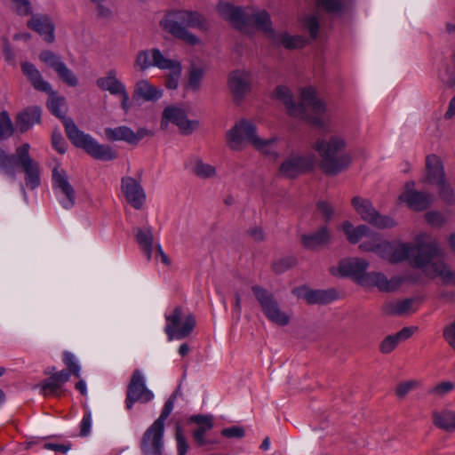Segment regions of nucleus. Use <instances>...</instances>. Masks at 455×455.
<instances>
[{"label": "nucleus", "mask_w": 455, "mask_h": 455, "mask_svg": "<svg viewBox=\"0 0 455 455\" xmlns=\"http://www.w3.org/2000/svg\"><path fill=\"white\" fill-rule=\"evenodd\" d=\"M445 180L444 168L440 157L435 155L427 156L423 182L437 185Z\"/></svg>", "instance_id": "26"}, {"label": "nucleus", "mask_w": 455, "mask_h": 455, "mask_svg": "<svg viewBox=\"0 0 455 455\" xmlns=\"http://www.w3.org/2000/svg\"><path fill=\"white\" fill-rule=\"evenodd\" d=\"M15 12L21 16L31 13V5L28 0H12Z\"/></svg>", "instance_id": "57"}, {"label": "nucleus", "mask_w": 455, "mask_h": 455, "mask_svg": "<svg viewBox=\"0 0 455 455\" xmlns=\"http://www.w3.org/2000/svg\"><path fill=\"white\" fill-rule=\"evenodd\" d=\"M443 255V250L440 244L435 239H432L426 233L416 236L414 243H390L387 259L391 263L403 262L410 260L411 264L416 267L423 268L432 257H440Z\"/></svg>", "instance_id": "3"}, {"label": "nucleus", "mask_w": 455, "mask_h": 455, "mask_svg": "<svg viewBox=\"0 0 455 455\" xmlns=\"http://www.w3.org/2000/svg\"><path fill=\"white\" fill-rule=\"evenodd\" d=\"M52 188L60 204L67 210L76 204V192L68 180L67 172L56 166L52 170Z\"/></svg>", "instance_id": "13"}, {"label": "nucleus", "mask_w": 455, "mask_h": 455, "mask_svg": "<svg viewBox=\"0 0 455 455\" xmlns=\"http://www.w3.org/2000/svg\"><path fill=\"white\" fill-rule=\"evenodd\" d=\"M251 290L268 321L279 326H285L290 323L289 315L282 310L273 293L259 285L253 286Z\"/></svg>", "instance_id": "8"}, {"label": "nucleus", "mask_w": 455, "mask_h": 455, "mask_svg": "<svg viewBox=\"0 0 455 455\" xmlns=\"http://www.w3.org/2000/svg\"><path fill=\"white\" fill-rule=\"evenodd\" d=\"M220 16L235 26L239 30L249 33L251 28H256L270 38L275 30L272 28L269 14L264 11L253 7L241 8L233 6L228 3H220L218 5Z\"/></svg>", "instance_id": "5"}, {"label": "nucleus", "mask_w": 455, "mask_h": 455, "mask_svg": "<svg viewBox=\"0 0 455 455\" xmlns=\"http://www.w3.org/2000/svg\"><path fill=\"white\" fill-rule=\"evenodd\" d=\"M369 262L361 258H348L339 261L337 267L338 273L342 276H350L359 284H362L365 277Z\"/></svg>", "instance_id": "20"}, {"label": "nucleus", "mask_w": 455, "mask_h": 455, "mask_svg": "<svg viewBox=\"0 0 455 455\" xmlns=\"http://www.w3.org/2000/svg\"><path fill=\"white\" fill-rule=\"evenodd\" d=\"M258 138L255 125L246 119L237 121L226 132L228 147L234 151H241L246 144L253 146V140Z\"/></svg>", "instance_id": "9"}, {"label": "nucleus", "mask_w": 455, "mask_h": 455, "mask_svg": "<svg viewBox=\"0 0 455 455\" xmlns=\"http://www.w3.org/2000/svg\"><path fill=\"white\" fill-rule=\"evenodd\" d=\"M273 43L276 45H282L286 49H297L305 45V39L300 36H291L286 32L276 33L270 37Z\"/></svg>", "instance_id": "32"}, {"label": "nucleus", "mask_w": 455, "mask_h": 455, "mask_svg": "<svg viewBox=\"0 0 455 455\" xmlns=\"http://www.w3.org/2000/svg\"><path fill=\"white\" fill-rule=\"evenodd\" d=\"M454 388V384L451 381L441 382L431 388L430 394L436 396H443Z\"/></svg>", "instance_id": "55"}, {"label": "nucleus", "mask_w": 455, "mask_h": 455, "mask_svg": "<svg viewBox=\"0 0 455 455\" xmlns=\"http://www.w3.org/2000/svg\"><path fill=\"white\" fill-rule=\"evenodd\" d=\"M165 320L164 331L169 340L188 337L196 326L195 316L181 307H176L165 315Z\"/></svg>", "instance_id": "7"}, {"label": "nucleus", "mask_w": 455, "mask_h": 455, "mask_svg": "<svg viewBox=\"0 0 455 455\" xmlns=\"http://www.w3.org/2000/svg\"><path fill=\"white\" fill-rule=\"evenodd\" d=\"M274 97L283 102L290 116L306 120L317 127L324 126L323 115L327 111L326 105L316 97L314 89H303L298 103L293 101L290 90L283 85L275 88Z\"/></svg>", "instance_id": "2"}, {"label": "nucleus", "mask_w": 455, "mask_h": 455, "mask_svg": "<svg viewBox=\"0 0 455 455\" xmlns=\"http://www.w3.org/2000/svg\"><path fill=\"white\" fill-rule=\"evenodd\" d=\"M395 334L386 337L379 346V349L383 354H388L393 351L395 347L400 343Z\"/></svg>", "instance_id": "52"}, {"label": "nucleus", "mask_w": 455, "mask_h": 455, "mask_svg": "<svg viewBox=\"0 0 455 455\" xmlns=\"http://www.w3.org/2000/svg\"><path fill=\"white\" fill-rule=\"evenodd\" d=\"M121 190L127 202L133 208L137 210L142 208L146 201V194L139 180L130 176L123 177Z\"/></svg>", "instance_id": "19"}, {"label": "nucleus", "mask_w": 455, "mask_h": 455, "mask_svg": "<svg viewBox=\"0 0 455 455\" xmlns=\"http://www.w3.org/2000/svg\"><path fill=\"white\" fill-rule=\"evenodd\" d=\"M164 426L153 422L145 431L140 441L143 455H162L164 449Z\"/></svg>", "instance_id": "16"}, {"label": "nucleus", "mask_w": 455, "mask_h": 455, "mask_svg": "<svg viewBox=\"0 0 455 455\" xmlns=\"http://www.w3.org/2000/svg\"><path fill=\"white\" fill-rule=\"evenodd\" d=\"M221 435L227 438H243L245 435L244 429L238 426L222 429Z\"/></svg>", "instance_id": "59"}, {"label": "nucleus", "mask_w": 455, "mask_h": 455, "mask_svg": "<svg viewBox=\"0 0 455 455\" xmlns=\"http://www.w3.org/2000/svg\"><path fill=\"white\" fill-rule=\"evenodd\" d=\"M412 305L413 300L411 299L391 301L385 305L384 310L388 315H403L411 309Z\"/></svg>", "instance_id": "40"}, {"label": "nucleus", "mask_w": 455, "mask_h": 455, "mask_svg": "<svg viewBox=\"0 0 455 455\" xmlns=\"http://www.w3.org/2000/svg\"><path fill=\"white\" fill-rule=\"evenodd\" d=\"M27 26L37 32L47 43H52L54 41V25L47 15H32Z\"/></svg>", "instance_id": "25"}, {"label": "nucleus", "mask_w": 455, "mask_h": 455, "mask_svg": "<svg viewBox=\"0 0 455 455\" xmlns=\"http://www.w3.org/2000/svg\"><path fill=\"white\" fill-rule=\"evenodd\" d=\"M191 172L201 179H208L215 176L216 171L211 164L204 163L201 159H195L190 168Z\"/></svg>", "instance_id": "42"}, {"label": "nucleus", "mask_w": 455, "mask_h": 455, "mask_svg": "<svg viewBox=\"0 0 455 455\" xmlns=\"http://www.w3.org/2000/svg\"><path fill=\"white\" fill-rule=\"evenodd\" d=\"M315 164V156L311 154L300 155L291 153L288 155L281 163L278 174L286 179H295L296 177L310 171Z\"/></svg>", "instance_id": "10"}, {"label": "nucleus", "mask_w": 455, "mask_h": 455, "mask_svg": "<svg viewBox=\"0 0 455 455\" xmlns=\"http://www.w3.org/2000/svg\"><path fill=\"white\" fill-rule=\"evenodd\" d=\"M164 66L166 67L162 68L161 69L169 70V75L165 81L166 87L169 89H176L181 75V66L179 61L171 59L167 60Z\"/></svg>", "instance_id": "38"}, {"label": "nucleus", "mask_w": 455, "mask_h": 455, "mask_svg": "<svg viewBox=\"0 0 455 455\" xmlns=\"http://www.w3.org/2000/svg\"><path fill=\"white\" fill-rule=\"evenodd\" d=\"M370 229L366 225L354 227L349 221H345L342 224V230L351 243H357L361 239L368 237L370 235Z\"/></svg>", "instance_id": "35"}, {"label": "nucleus", "mask_w": 455, "mask_h": 455, "mask_svg": "<svg viewBox=\"0 0 455 455\" xmlns=\"http://www.w3.org/2000/svg\"><path fill=\"white\" fill-rule=\"evenodd\" d=\"M418 387L416 380H408L401 382L395 388V394L397 396L403 398L408 393L415 389Z\"/></svg>", "instance_id": "54"}, {"label": "nucleus", "mask_w": 455, "mask_h": 455, "mask_svg": "<svg viewBox=\"0 0 455 455\" xmlns=\"http://www.w3.org/2000/svg\"><path fill=\"white\" fill-rule=\"evenodd\" d=\"M368 239L359 245L363 251H371L376 253L379 258L387 257L390 248V242L383 240L381 236L370 229Z\"/></svg>", "instance_id": "28"}, {"label": "nucleus", "mask_w": 455, "mask_h": 455, "mask_svg": "<svg viewBox=\"0 0 455 455\" xmlns=\"http://www.w3.org/2000/svg\"><path fill=\"white\" fill-rule=\"evenodd\" d=\"M167 60L156 48L150 51H140L135 56L134 68L140 71H145L150 67L161 69L165 67Z\"/></svg>", "instance_id": "23"}, {"label": "nucleus", "mask_w": 455, "mask_h": 455, "mask_svg": "<svg viewBox=\"0 0 455 455\" xmlns=\"http://www.w3.org/2000/svg\"><path fill=\"white\" fill-rule=\"evenodd\" d=\"M433 422L437 427L443 430L453 432L455 431V411H435L433 413Z\"/></svg>", "instance_id": "36"}, {"label": "nucleus", "mask_w": 455, "mask_h": 455, "mask_svg": "<svg viewBox=\"0 0 455 455\" xmlns=\"http://www.w3.org/2000/svg\"><path fill=\"white\" fill-rule=\"evenodd\" d=\"M47 93L49 94L47 100L49 110L52 115L63 120L67 136L76 147L84 148L96 159L109 161L116 158V152L109 146L100 144L92 136L81 132L72 119L65 117L68 107L64 97L58 96L52 88Z\"/></svg>", "instance_id": "1"}, {"label": "nucleus", "mask_w": 455, "mask_h": 455, "mask_svg": "<svg viewBox=\"0 0 455 455\" xmlns=\"http://www.w3.org/2000/svg\"><path fill=\"white\" fill-rule=\"evenodd\" d=\"M96 14L100 19H109L113 16V10L108 3L96 4Z\"/></svg>", "instance_id": "61"}, {"label": "nucleus", "mask_w": 455, "mask_h": 455, "mask_svg": "<svg viewBox=\"0 0 455 455\" xmlns=\"http://www.w3.org/2000/svg\"><path fill=\"white\" fill-rule=\"evenodd\" d=\"M251 84V77L247 70H233L228 76V90L233 96L234 101L237 104L250 92Z\"/></svg>", "instance_id": "17"}, {"label": "nucleus", "mask_w": 455, "mask_h": 455, "mask_svg": "<svg viewBox=\"0 0 455 455\" xmlns=\"http://www.w3.org/2000/svg\"><path fill=\"white\" fill-rule=\"evenodd\" d=\"M159 25L164 31L192 45L198 43V38L188 32L187 28H207L206 20L200 13L184 9L168 11L160 20Z\"/></svg>", "instance_id": "6"}, {"label": "nucleus", "mask_w": 455, "mask_h": 455, "mask_svg": "<svg viewBox=\"0 0 455 455\" xmlns=\"http://www.w3.org/2000/svg\"><path fill=\"white\" fill-rule=\"evenodd\" d=\"M16 163L15 154L12 156H8L1 148H0V170H4L7 174L14 175L12 170V164Z\"/></svg>", "instance_id": "49"}, {"label": "nucleus", "mask_w": 455, "mask_h": 455, "mask_svg": "<svg viewBox=\"0 0 455 455\" xmlns=\"http://www.w3.org/2000/svg\"><path fill=\"white\" fill-rule=\"evenodd\" d=\"M39 59L47 66L53 68L55 71L59 68V64H61L63 62L60 60V58L58 55L49 51H44L41 52L39 55Z\"/></svg>", "instance_id": "51"}, {"label": "nucleus", "mask_w": 455, "mask_h": 455, "mask_svg": "<svg viewBox=\"0 0 455 455\" xmlns=\"http://www.w3.org/2000/svg\"><path fill=\"white\" fill-rule=\"evenodd\" d=\"M135 237L140 249L147 255L148 259H150L153 252V234L151 229L136 228Z\"/></svg>", "instance_id": "37"}, {"label": "nucleus", "mask_w": 455, "mask_h": 455, "mask_svg": "<svg viewBox=\"0 0 455 455\" xmlns=\"http://www.w3.org/2000/svg\"><path fill=\"white\" fill-rule=\"evenodd\" d=\"M189 421L197 425L193 433L205 435L213 427V417L212 415H194L190 417Z\"/></svg>", "instance_id": "41"}, {"label": "nucleus", "mask_w": 455, "mask_h": 455, "mask_svg": "<svg viewBox=\"0 0 455 455\" xmlns=\"http://www.w3.org/2000/svg\"><path fill=\"white\" fill-rule=\"evenodd\" d=\"M20 66L23 75L36 90L44 92L51 91V84L43 79L40 71L33 64L24 61Z\"/></svg>", "instance_id": "30"}, {"label": "nucleus", "mask_w": 455, "mask_h": 455, "mask_svg": "<svg viewBox=\"0 0 455 455\" xmlns=\"http://www.w3.org/2000/svg\"><path fill=\"white\" fill-rule=\"evenodd\" d=\"M154 394L147 388L145 378L140 370H134L126 393V407L131 409L135 402L148 403Z\"/></svg>", "instance_id": "15"}, {"label": "nucleus", "mask_w": 455, "mask_h": 455, "mask_svg": "<svg viewBox=\"0 0 455 455\" xmlns=\"http://www.w3.org/2000/svg\"><path fill=\"white\" fill-rule=\"evenodd\" d=\"M153 136V132L146 128H139L136 132L132 130L131 145H136L145 137Z\"/></svg>", "instance_id": "60"}, {"label": "nucleus", "mask_w": 455, "mask_h": 455, "mask_svg": "<svg viewBox=\"0 0 455 455\" xmlns=\"http://www.w3.org/2000/svg\"><path fill=\"white\" fill-rule=\"evenodd\" d=\"M104 133L108 140H123L131 144L132 129L128 126L122 125L116 128H105Z\"/></svg>", "instance_id": "39"}, {"label": "nucleus", "mask_w": 455, "mask_h": 455, "mask_svg": "<svg viewBox=\"0 0 455 455\" xmlns=\"http://www.w3.org/2000/svg\"><path fill=\"white\" fill-rule=\"evenodd\" d=\"M62 387L60 384L54 379L52 375L49 379H47L44 384L42 385V393L44 395H60V389Z\"/></svg>", "instance_id": "46"}, {"label": "nucleus", "mask_w": 455, "mask_h": 455, "mask_svg": "<svg viewBox=\"0 0 455 455\" xmlns=\"http://www.w3.org/2000/svg\"><path fill=\"white\" fill-rule=\"evenodd\" d=\"M436 186L438 187V195L441 200L448 205H453L455 204V192L448 180H445Z\"/></svg>", "instance_id": "43"}, {"label": "nucleus", "mask_w": 455, "mask_h": 455, "mask_svg": "<svg viewBox=\"0 0 455 455\" xmlns=\"http://www.w3.org/2000/svg\"><path fill=\"white\" fill-rule=\"evenodd\" d=\"M317 208L326 220H330L333 214V209L327 202H319L317 204Z\"/></svg>", "instance_id": "64"}, {"label": "nucleus", "mask_w": 455, "mask_h": 455, "mask_svg": "<svg viewBox=\"0 0 455 455\" xmlns=\"http://www.w3.org/2000/svg\"><path fill=\"white\" fill-rule=\"evenodd\" d=\"M402 283L403 278L399 276H393L387 279L383 273L373 271L367 272L361 285L365 287H377L380 291L389 292L398 289Z\"/></svg>", "instance_id": "22"}, {"label": "nucleus", "mask_w": 455, "mask_h": 455, "mask_svg": "<svg viewBox=\"0 0 455 455\" xmlns=\"http://www.w3.org/2000/svg\"><path fill=\"white\" fill-rule=\"evenodd\" d=\"M331 232L327 227H321L316 231L300 235L304 248L311 251L328 245L331 242Z\"/></svg>", "instance_id": "27"}, {"label": "nucleus", "mask_w": 455, "mask_h": 455, "mask_svg": "<svg viewBox=\"0 0 455 455\" xmlns=\"http://www.w3.org/2000/svg\"><path fill=\"white\" fill-rule=\"evenodd\" d=\"M426 220L433 227H442L445 219L440 212L430 211L425 214Z\"/></svg>", "instance_id": "56"}, {"label": "nucleus", "mask_w": 455, "mask_h": 455, "mask_svg": "<svg viewBox=\"0 0 455 455\" xmlns=\"http://www.w3.org/2000/svg\"><path fill=\"white\" fill-rule=\"evenodd\" d=\"M175 438L177 442L178 455H185L188 451V444L180 427H177Z\"/></svg>", "instance_id": "58"}, {"label": "nucleus", "mask_w": 455, "mask_h": 455, "mask_svg": "<svg viewBox=\"0 0 455 455\" xmlns=\"http://www.w3.org/2000/svg\"><path fill=\"white\" fill-rule=\"evenodd\" d=\"M352 205L363 220L378 228H391L396 225L392 218L379 214L368 199L355 196Z\"/></svg>", "instance_id": "11"}, {"label": "nucleus", "mask_w": 455, "mask_h": 455, "mask_svg": "<svg viewBox=\"0 0 455 455\" xmlns=\"http://www.w3.org/2000/svg\"><path fill=\"white\" fill-rule=\"evenodd\" d=\"M292 293L311 305L329 304L338 299V292L334 289L312 290L307 286H300L294 288Z\"/></svg>", "instance_id": "18"}, {"label": "nucleus", "mask_w": 455, "mask_h": 455, "mask_svg": "<svg viewBox=\"0 0 455 455\" xmlns=\"http://www.w3.org/2000/svg\"><path fill=\"white\" fill-rule=\"evenodd\" d=\"M306 26L312 37H315L319 28L318 20L315 16H309L306 19Z\"/></svg>", "instance_id": "63"}, {"label": "nucleus", "mask_w": 455, "mask_h": 455, "mask_svg": "<svg viewBox=\"0 0 455 455\" xmlns=\"http://www.w3.org/2000/svg\"><path fill=\"white\" fill-rule=\"evenodd\" d=\"M413 187L414 182H407L405 191L400 196V199L414 211L428 208L434 202V196L429 193L414 190Z\"/></svg>", "instance_id": "21"}, {"label": "nucleus", "mask_w": 455, "mask_h": 455, "mask_svg": "<svg viewBox=\"0 0 455 455\" xmlns=\"http://www.w3.org/2000/svg\"><path fill=\"white\" fill-rule=\"evenodd\" d=\"M41 109L37 107L28 108L20 113L17 118V128L24 132L28 131L33 124L40 122Z\"/></svg>", "instance_id": "33"}, {"label": "nucleus", "mask_w": 455, "mask_h": 455, "mask_svg": "<svg viewBox=\"0 0 455 455\" xmlns=\"http://www.w3.org/2000/svg\"><path fill=\"white\" fill-rule=\"evenodd\" d=\"M443 254L442 255V257ZM440 257H432L427 265L422 269L428 275L438 276L443 284L454 286L455 285V269H452L448 264L443 260L435 261V259Z\"/></svg>", "instance_id": "24"}, {"label": "nucleus", "mask_w": 455, "mask_h": 455, "mask_svg": "<svg viewBox=\"0 0 455 455\" xmlns=\"http://www.w3.org/2000/svg\"><path fill=\"white\" fill-rule=\"evenodd\" d=\"M29 148V145L25 143L16 149V164L20 166L25 172L27 187L35 189L40 185V166L36 161L30 157Z\"/></svg>", "instance_id": "12"}, {"label": "nucleus", "mask_w": 455, "mask_h": 455, "mask_svg": "<svg viewBox=\"0 0 455 455\" xmlns=\"http://www.w3.org/2000/svg\"><path fill=\"white\" fill-rule=\"evenodd\" d=\"M175 399H176V395L172 394L170 396V398L165 402L160 416L154 422L158 423L159 425L164 426V421L166 420V419L169 417V415L172 413V411L173 410Z\"/></svg>", "instance_id": "50"}, {"label": "nucleus", "mask_w": 455, "mask_h": 455, "mask_svg": "<svg viewBox=\"0 0 455 455\" xmlns=\"http://www.w3.org/2000/svg\"><path fill=\"white\" fill-rule=\"evenodd\" d=\"M169 123L176 124L183 134H190L199 126L196 120H189L185 111L174 106L164 108L161 120V128L167 130Z\"/></svg>", "instance_id": "14"}, {"label": "nucleus", "mask_w": 455, "mask_h": 455, "mask_svg": "<svg viewBox=\"0 0 455 455\" xmlns=\"http://www.w3.org/2000/svg\"><path fill=\"white\" fill-rule=\"evenodd\" d=\"M253 147L261 154L276 159L279 156L280 140L276 137L267 140L258 137L256 140H253Z\"/></svg>", "instance_id": "34"}, {"label": "nucleus", "mask_w": 455, "mask_h": 455, "mask_svg": "<svg viewBox=\"0 0 455 455\" xmlns=\"http://www.w3.org/2000/svg\"><path fill=\"white\" fill-rule=\"evenodd\" d=\"M96 84L112 95H118L125 88L124 84L116 77V72L114 69L109 70L105 76L98 78Z\"/></svg>", "instance_id": "31"}, {"label": "nucleus", "mask_w": 455, "mask_h": 455, "mask_svg": "<svg viewBox=\"0 0 455 455\" xmlns=\"http://www.w3.org/2000/svg\"><path fill=\"white\" fill-rule=\"evenodd\" d=\"M13 127L6 112L0 113V139L11 137Z\"/></svg>", "instance_id": "48"}, {"label": "nucleus", "mask_w": 455, "mask_h": 455, "mask_svg": "<svg viewBox=\"0 0 455 455\" xmlns=\"http://www.w3.org/2000/svg\"><path fill=\"white\" fill-rule=\"evenodd\" d=\"M60 79L67 84L68 86L75 87L78 84V79L76 75L62 62L59 64V68L56 70Z\"/></svg>", "instance_id": "44"}, {"label": "nucleus", "mask_w": 455, "mask_h": 455, "mask_svg": "<svg viewBox=\"0 0 455 455\" xmlns=\"http://www.w3.org/2000/svg\"><path fill=\"white\" fill-rule=\"evenodd\" d=\"M204 76V70L203 68L193 67L189 73L188 86L195 91L198 90Z\"/></svg>", "instance_id": "47"}, {"label": "nucleus", "mask_w": 455, "mask_h": 455, "mask_svg": "<svg viewBox=\"0 0 455 455\" xmlns=\"http://www.w3.org/2000/svg\"><path fill=\"white\" fill-rule=\"evenodd\" d=\"M317 6L330 13H339L344 8L342 0H316Z\"/></svg>", "instance_id": "45"}, {"label": "nucleus", "mask_w": 455, "mask_h": 455, "mask_svg": "<svg viewBox=\"0 0 455 455\" xmlns=\"http://www.w3.org/2000/svg\"><path fill=\"white\" fill-rule=\"evenodd\" d=\"M63 361L69 368V371L76 378H80V366L76 363L75 355L70 352H65L63 355Z\"/></svg>", "instance_id": "53"}, {"label": "nucleus", "mask_w": 455, "mask_h": 455, "mask_svg": "<svg viewBox=\"0 0 455 455\" xmlns=\"http://www.w3.org/2000/svg\"><path fill=\"white\" fill-rule=\"evenodd\" d=\"M52 145L54 148L60 154L66 151V141L60 133H52Z\"/></svg>", "instance_id": "62"}, {"label": "nucleus", "mask_w": 455, "mask_h": 455, "mask_svg": "<svg viewBox=\"0 0 455 455\" xmlns=\"http://www.w3.org/2000/svg\"><path fill=\"white\" fill-rule=\"evenodd\" d=\"M346 140L339 135L318 137L312 145L317 152L320 169L327 175L334 176L348 168L351 156L345 152Z\"/></svg>", "instance_id": "4"}, {"label": "nucleus", "mask_w": 455, "mask_h": 455, "mask_svg": "<svg viewBox=\"0 0 455 455\" xmlns=\"http://www.w3.org/2000/svg\"><path fill=\"white\" fill-rule=\"evenodd\" d=\"M162 95V90L154 86L147 79H140L134 85L133 97L135 99H141L144 101H156Z\"/></svg>", "instance_id": "29"}]
</instances>
